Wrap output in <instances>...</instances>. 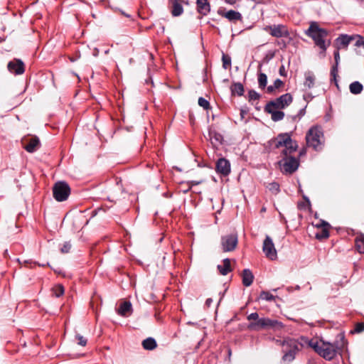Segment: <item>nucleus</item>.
<instances>
[{
  "label": "nucleus",
  "instance_id": "obj_1",
  "mask_svg": "<svg viewBox=\"0 0 364 364\" xmlns=\"http://www.w3.org/2000/svg\"><path fill=\"white\" fill-rule=\"evenodd\" d=\"M272 144L277 149L284 147L282 151V159L279 161L282 172L286 174L295 172L299 165V160L293 156L298 149L296 141L291 139L289 133H283L275 137Z\"/></svg>",
  "mask_w": 364,
  "mask_h": 364
},
{
  "label": "nucleus",
  "instance_id": "obj_2",
  "mask_svg": "<svg viewBox=\"0 0 364 364\" xmlns=\"http://www.w3.org/2000/svg\"><path fill=\"white\" fill-rule=\"evenodd\" d=\"M306 35L311 38L316 46L320 48V54L325 55L327 48L330 46V41H327L328 32L326 29L321 28L317 22H311Z\"/></svg>",
  "mask_w": 364,
  "mask_h": 364
},
{
  "label": "nucleus",
  "instance_id": "obj_3",
  "mask_svg": "<svg viewBox=\"0 0 364 364\" xmlns=\"http://www.w3.org/2000/svg\"><path fill=\"white\" fill-rule=\"evenodd\" d=\"M301 338L296 340L288 337L279 341L283 353L282 360L284 363H289L292 362L295 359L296 353L301 350L303 346L304 345L308 346L305 341H301Z\"/></svg>",
  "mask_w": 364,
  "mask_h": 364
},
{
  "label": "nucleus",
  "instance_id": "obj_4",
  "mask_svg": "<svg viewBox=\"0 0 364 364\" xmlns=\"http://www.w3.org/2000/svg\"><path fill=\"white\" fill-rule=\"evenodd\" d=\"M308 346L312 348L314 351L326 360H333L337 355V345L326 342L323 340L309 341L306 338H301Z\"/></svg>",
  "mask_w": 364,
  "mask_h": 364
},
{
  "label": "nucleus",
  "instance_id": "obj_5",
  "mask_svg": "<svg viewBox=\"0 0 364 364\" xmlns=\"http://www.w3.org/2000/svg\"><path fill=\"white\" fill-rule=\"evenodd\" d=\"M323 134L319 127H312L306 133V144L314 150H320L323 144Z\"/></svg>",
  "mask_w": 364,
  "mask_h": 364
},
{
  "label": "nucleus",
  "instance_id": "obj_6",
  "mask_svg": "<svg viewBox=\"0 0 364 364\" xmlns=\"http://www.w3.org/2000/svg\"><path fill=\"white\" fill-rule=\"evenodd\" d=\"M70 193V188L65 181H58L55 183L53 188L54 198L59 202L67 200Z\"/></svg>",
  "mask_w": 364,
  "mask_h": 364
},
{
  "label": "nucleus",
  "instance_id": "obj_7",
  "mask_svg": "<svg viewBox=\"0 0 364 364\" xmlns=\"http://www.w3.org/2000/svg\"><path fill=\"white\" fill-rule=\"evenodd\" d=\"M293 100V97L290 93H286L274 100L269 101L265 106L273 107L278 109H282L288 107Z\"/></svg>",
  "mask_w": 364,
  "mask_h": 364
},
{
  "label": "nucleus",
  "instance_id": "obj_8",
  "mask_svg": "<svg viewBox=\"0 0 364 364\" xmlns=\"http://www.w3.org/2000/svg\"><path fill=\"white\" fill-rule=\"evenodd\" d=\"M238 243V237L237 234H230L224 235L221 237V246L223 251L231 252L233 251Z\"/></svg>",
  "mask_w": 364,
  "mask_h": 364
},
{
  "label": "nucleus",
  "instance_id": "obj_9",
  "mask_svg": "<svg viewBox=\"0 0 364 364\" xmlns=\"http://www.w3.org/2000/svg\"><path fill=\"white\" fill-rule=\"evenodd\" d=\"M262 251L265 256L271 260H274L277 258V252L274 244L269 235H267L263 241Z\"/></svg>",
  "mask_w": 364,
  "mask_h": 364
},
{
  "label": "nucleus",
  "instance_id": "obj_10",
  "mask_svg": "<svg viewBox=\"0 0 364 364\" xmlns=\"http://www.w3.org/2000/svg\"><path fill=\"white\" fill-rule=\"evenodd\" d=\"M247 318L250 321L247 326L249 330L257 331L264 329V318H259V314L257 312L250 314Z\"/></svg>",
  "mask_w": 364,
  "mask_h": 364
},
{
  "label": "nucleus",
  "instance_id": "obj_11",
  "mask_svg": "<svg viewBox=\"0 0 364 364\" xmlns=\"http://www.w3.org/2000/svg\"><path fill=\"white\" fill-rule=\"evenodd\" d=\"M264 29L276 38L287 37L289 34L287 28L282 24L267 26Z\"/></svg>",
  "mask_w": 364,
  "mask_h": 364
},
{
  "label": "nucleus",
  "instance_id": "obj_12",
  "mask_svg": "<svg viewBox=\"0 0 364 364\" xmlns=\"http://www.w3.org/2000/svg\"><path fill=\"white\" fill-rule=\"evenodd\" d=\"M217 13L219 16L227 18L230 22H236L237 21H242V14L234 10L226 11L225 8H218Z\"/></svg>",
  "mask_w": 364,
  "mask_h": 364
},
{
  "label": "nucleus",
  "instance_id": "obj_13",
  "mask_svg": "<svg viewBox=\"0 0 364 364\" xmlns=\"http://www.w3.org/2000/svg\"><path fill=\"white\" fill-rule=\"evenodd\" d=\"M188 4L183 0H168V8L173 16H179L183 12V4Z\"/></svg>",
  "mask_w": 364,
  "mask_h": 364
},
{
  "label": "nucleus",
  "instance_id": "obj_14",
  "mask_svg": "<svg viewBox=\"0 0 364 364\" xmlns=\"http://www.w3.org/2000/svg\"><path fill=\"white\" fill-rule=\"evenodd\" d=\"M23 148L29 153L36 151L40 147V141L37 136L25 138L23 140Z\"/></svg>",
  "mask_w": 364,
  "mask_h": 364
},
{
  "label": "nucleus",
  "instance_id": "obj_15",
  "mask_svg": "<svg viewBox=\"0 0 364 364\" xmlns=\"http://www.w3.org/2000/svg\"><path fill=\"white\" fill-rule=\"evenodd\" d=\"M215 170L218 173L228 176L230 173V161L225 158H220L216 162Z\"/></svg>",
  "mask_w": 364,
  "mask_h": 364
},
{
  "label": "nucleus",
  "instance_id": "obj_16",
  "mask_svg": "<svg viewBox=\"0 0 364 364\" xmlns=\"http://www.w3.org/2000/svg\"><path fill=\"white\" fill-rule=\"evenodd\" d=\"M8 70L15 74L21 75L25 71V66L23 63L19 59H14L10 61L7 65Z\"/></svg>",
  "mask_w": 364,
  "mask_h": 364
},
{
  "label": "nucleus",
  "instance_id": "obj_17",
  "mask_svg": "<svg viewBox=\"0 0 364 364\" xmlns=\"http://www.w3.org/2000/svg\"><path fill=\"white\" fill-rule=\"evenodd\" d=\"M196 11L201 16H208L210 12L209 0H196Z\"/></svg>",
  "mask_w": 364,
  "mask_h": 364
},
{
  "label": "nucleus",
  "instance_id": "obj_18",
  "mask_svg": "<svg viewBox=\"0 0 364 364\" xmlns=\"http://www.w3.org/2000/svg\"><path fill=\"white\" fill-rule=\"evenodd\" d=\"M208 137L213 146H218L222 144L223 140V136L211 128L208 130Z\"/></svg>",
  "mask_w": 364,
  "mask_h": 364
},
{
  "label": "nucleus",
  "instance_id": "obj_19",
  "mask_svg": "<svg viewBox=\"0 0 364 364\" xmlns=\"http://www.w3.org/2000/svg\"><path fill=\"white\" fill-rule=\"evenodd\" d=\"M264 112L271 114V118L274 122H278L284 119V113L278 109L269 107L265 106Z\"/></svg>",
  "mask_w": 364,
  "mask_h": 364
},
{
  "label": "nucleus",
  "instance_id": "obj_20",
  "mask_svg": "<svg viewBox=\"0 0 364 364\" xmlns=\"http://www.w3.org/2000/svg\"><path fill=\"white\" fill-rule=\"evenodd\" d=\"M264 329L271 328L273 330H280L284 327V325L277 320L264 318Z\"/></svg>",
  "mask_w": 364,
  "mask_h": 364
},
{
  "label": "nucleus",
  "instance_id": "obj_21",
  "mask_svg": "<svg viewBox=\"0 0 364 364\" xmlns=\"http://www.w3.org/2000/svg\"><path fill=\"white\" fill-rule=\"evenodd\" d=\"M132 304L129 301H124L121 303L117 312L122 316H127L132 314Z\"/></svg>",
  "mask_w": 364,
  "mask_h": 364
},
{
  "label": "nucleus",
  "instance_id": "obj_22",
  "mask_svg": "<svg viewBox=\"0 0 364 364\" xmlns=\"http://www.w3.org/2000/svg\"><path fill=\"white\" fill-rule=\"evenodd\" d=\"M321 230L316 234V238L318 240L327 239L329 237V228L331 225L326 221H321Z\"/></svg>",
  "mask_w": 364,
  "mask_h": 364
},
{
  "label": "nucleus",
  "instance_id": "obj_23",
  "mask_svg": "<svg viewBox=\"0 0 364 364\" xmlns=\"http://www.w3.org/2000/svg\"><path fill=\"white\" fill-rule=\"evenodd\" d=\"M305 80L304 86L305 88L311 89L314 86L316 77L312 72L308 71L305 73Z\"/></svg>",
  "mask_w": 364,
  "mask_h": 364
},
{
  "label": "nucleus",
  "instance_id": "obj_24",
  "mask_svg": "<svg viewBox=\"0 0 364 364\" xmlns=\"http://www.w3.org/2000/svg\"><path fill=\"white\" fill-rule=\"evenodd\" d=\"M242 284L245 287H249L252 284L254 276L252 273V272L248 269H245L242 272Z\"/></svg>",
  "mask_w": 364,
  "mask_h": 364
},
{
  "label": "nucleus",
  "instance_id": "obj_25",
  "mask_svg": "<svg viewBox=\"0 0 364 364\" xmlns=\"http://www.w3.org/2000/svg\"><path fill=\"white\" fill-rule=\"evenodd\" d=\"M354 41L353 35L348 36L346 34L341 35L337 39L336 41L340 46H342L344 48H346L351 41Z\"/></svg>",
  "mask_w": 364,
  "mask_h": 364
},
{
  "label": "nucleus",
  "instance_id": "obj_26",
  "mask_svg": "<svg viewBox=\"0 0 364 364\" xmlns=\"http://www.w3.org/2000/svg\"><path fill=\"white\" fill-rule=\"evenodd\" d=\"M261 67H262V65L260 64L258 67L257 80H258L259 87L260 89H264L267 84V76L266 74H264L260 71Z\"/></svg>",
  "mask_w": 364,
  "mask_h": 364
},
{
  "label": "nucleus",
  "instance_id": "obj_27",
  "mask_svg": "<svg viewBox=\"0 0 364 364\" xmlns=\"http://www.w3.org/2000/svg\"><path fill=\"white\" fill-rule=\"evenodd\" d=\"M142 346L145 350H152L157 347V343L154 338L149 337L142 341Z\"/></svg>",
  "mask_w": 364,
  "mask_h": 364
},
{
  "label": "nucleus",
  "instance_id": "obj_28",
  "mask_svg": "<svg viewBox=\"0 0 364 364\" xmlns=\"http://www.w3.org/2000/svg\"><path fill=\"white\" fill-rule=\"evenodd\" d=\"M218 269L222 275H227L231 272L230 260L229 259H225L223 265H218Z\"/></svg>",
  "mask_w": 364,
  "mask_h": 364
},
{
  "label": "nucleus",
  "instance_id": "obj_29",
  "mask_svg": "<svg viewBox=\"0 0 364 364\" xmlns=\"http://www.w3.org/2000/svg\"><path fill=\"white\" fill-rule=\"evenodd\" d=\"M355 247L359 253H364V234H360L355 237Z\"/></svg>",
  "mask_w": 364,
  "mask_h": 364
},
{
  "label": "nucleus",
  "instance_id": "obj_30",
  "mask_svg": "<svg viewBox=\"0 0 364 364\" xmlns=\"http://www.w3.org/2000/svg\"><path fill=\"white\" fill-rule=\"evenodd\" d=\"M349 89L352 94L358 95L363 91V86L360 82L355 81L350 85Z\"/></svg>",
  "mask_w": 364,
  "mask_h": 364
},
{
  "label": "nucleus",
  "instance_id": "obj_31",
  "mask_svg": "<svg viewBox=\"0 0 364 364\" xmlns=\"http://www.w3.org/2000/svg\"><path fill=\"white\" fill-rule=\"evenodd\" d=\"M231 92L232 95L237 94L238 96H242L244 94V87L240 82L233 83L231 86Z\"/></svg>",
  "mask_w": 364,
  "mask_h": 364
},
{
  "label": "nucleus",
  "instance_id": "obj_32",
  "mask_svg": "<svg viewBox=\"0 0 364 364\" xmlns=\"http://www.w3.org/2000/svg\"><path fill=\"white\" fill-rule=\"evenodd\" d=\"M53 291L56 297H60L64 293V287L60 284H58L53 288Z\"/></svg>",
  "mask_w": 364,
  "mask_h": 364
},
{
  "label": "nucleus",
  "instance_id": "obj_33",
  "mask_svg": "<svg viewBox=\"0 0 364 364\" xmlns=\"http://www.w3.org/2000/svg\"><path fill=\"white\" fill-rule=\"evenodd\" d=\"M222 61L223 68L228 69L230 67L231 58L229 55L223 54L222 57Z\"/></svg>",
  "mask_w": 364,
  "mask_h": 364
},
{
  "label": "nucleus",
  "instance_id": "obj_34",
  "mask_svg": "<svg viewBox=\"0 0 364 364\" xmlns=\"http://www.w3.org/2000/svg\"><path fill=\"white\" fill-rule=\"evenodd\" d=\"M198 105L205 110L210 109V105L209 102L203 97H199Z\"/></svg>",
  "mask_w": 364,
  "mask_h": 364
},
{
  "label": "nucleus",
  "instance_id": "obj_35",
  "mask_svg": "<svg viewBox=\"0 0 364 364\" xmlns=\"http://www.w3.org/2000/svg\"><path fill=\"white\" fill-rule=\"evenodd\" d=\"M364 331V322L357 323L355 328L350 331L351 333H360Z\"/></svg>",
  "mask_w": 364,
  "mask_h": 364
},
{
  "label": "nucleus",
  "instance_id": "obj_36",
  "mask_svg": "<svg viewBox=\"0 0 364 364\" xmlns=\"http://www.w3.org/2000/svg\"><path fill=\"white\" fill-rule=\"evenodd\" d=\"M260 97V95L257 93L255 90H251L248 92V99L249 101L258 100Z\"/></svg>",
  "mask_w": 364,
  "mask_h": 364
},
{
  "label": "nucleus",
  "instance_id": "obj_37",
  "mask_svg": "<svg viewBox=\"0 0 364 364\" xmlns=\"http://www.w3.org/2000/svg\"><path fill=\"white\" fill-rule=\"evenodd\" d=\"M338 65H333L331 70V76L332 77L331 80L335 82L336 85H338L337 81H336V77L338 75Z\"/></svg>",
  "mask_w": 364,
  "mask_h": 364
},
{
  "label": "nucleus",
  "instance_id": "obj_38",
  "mask_svg": "<svg viewBox=\"0 0 364 364\" xmlns=\"http://www.w3.org/2000/svg\"><path fill=\"white\" fill-rule=\"evenodd\" d=\"M268 188L270 191H272L274 193H278L279 192V185L277 182H272L270 183L268 185Z\"/></svg>",
  "mask_w": 364,
  "mask_h": 364
},
{
  "label": "nucleus",
  "instance_id": "obj_39",
  "mask_svg": "<svg viewBox=\"0 0 364 364\" xmlns=\"http://www.w3.org/2000/svg\"><path fill=\"white\" fill-rule=\"evenodd\" d=\"M260 298L266 301H273L274 299V296L272 294L264 291L261 292Z\"/></svg>",
  "mask_w": 364,
  "mask_h": 364
},
{
  "label": "nucleus",
  "instance_id": "obj_40",
  "mask_svg": "<svg viewBox=\"0 0 364 364\" xmlns=\"http://www.w3.org/2000/svg\"><path fill=\"white\" fill-rule=\"evenodd\" d=\"M354 41H355V46L356 47H360L363 46L364 38L360 35H353Z\"/></svg>",
  "mask_w": 364,
  "mask_h": 364
},
{
  "label": "nucleus",
  "instance_id": "obj_41",
  "mask_svg": "<svg viewBox=\"0 0 364 364\" xmlns=\"http://www.w3.org/2000/svg\"><path fill=\"white\" fill-rule=\"evenodd\" d=\"M76 340L77 341V343L82 346H85L87 344V339L84 338L82 336L77 334L75 336Z\"/></svg>",
  "mask_w": 364,
  "mask_h": 364
},
{
  "label": "nucleus",
  "instance_id": "obj_42",
  "mask_svg": "<svg viewBox=\"0 0 364 364\" xmlns=\"http://www.w3.org/2000/svg\"><path fill=\"white\" fill-rule=\"evenodd\" d=\"M71 248V245L69 242H65L63 247L60 248V252L62 253H68L69 252Z\"/></svg>",
  "mask_w": 364,
  "mask_h": 364
},
{
  "label": "nucleus",
  "instance_id": "obj_43",
  "mask_svg": "<svg viewBox=\"0 0 364 364\" xmlns=\"http://www.w3.org/2000/svg\"><path fill=\"white\" fill-rule=\"evenodd\" d=\"M284 85V82L280 80V79H277L274 82V87L277 89H279V87H281L282 86H283Z\"/></svg>",
  "mask_w": 364,
  "mask_h": 364
},
{
  "label": "nucleus",
  "instance_id": "obj_44",
  "mask_svg": "<svg viewBox=\"0 0 364 364\" xmlns=\"http://www.w3.org/2000/svg\"><path fill=\"white\" fill-rule=\"evenodd\" d=\"M334 55V60H335V64L338 65L339 61H340V54L338 50H336L333 53Z\"/></svg>",
  "mask_w": 364,
  "mask_h": 364
},
{
  "label": "nucleus",
  "instance_id": "obj_45",
  "mask_svg": "<svg viewBox=\"0 0 364 364\" xmlns=\"http://www.w3.org/2000/svg\"><path fill=\"white\" fill-rule=\"evenodd\" d=\"M276 90V88L274 87V85H269L267 87V93L269 94H272L274 92V91Z\"/></svg>",
  "mask_w": 364,
  "mask_h": 364
},
{
  "label": "nucleus",
  "instance_id": "obj_46",
  "mask_svg": "<svg viewBox=\"0 0 364 364\" xmlns=\"http://www.w3.org/2000/svg\"><path fill=\"white\" fill-rule=\"evenodd\" d=\"M279 74L282 76H285L286 75V73H285V70H284V65H282L279 68Z\"/></svg>",
  "mask_w": 364,
  "mask_h": 364
},
{
  "label": "nucleus",
  "instance_id": "obj_47",
  "mask_svg": "<svg viewBox=\"0 0 364 364\" xmlns=\"http://www.w3.org/2000/svg\"><path fill=\"white\" fill-rule=\"evenodd\" d=\"M202 181H191L190 182V183L193 186H196V185H198L201 183Z\"/></svg>",
  "mask_w": 364,
  "mask_h": 364
},
{
  "label": "nucleus",
  "instance_id": "obj_48",
  "mask_svg": "<svg viewBox=\"0 0 364 364\" xmlns=\"http://www.w3.org/2000/svg\"><path fill=\"white\" fill-rule=\"evenodd\" d=\"M213 300L212 299H208L205 301V304L209 306L210 305V304L212 303Z\"/></svg>",
  "mask_w": 364,
  "mask_h": 364
},
{
  "label": "nucleus",
  "instance_id": "obj_49",
  "mask_svg": "<svg viewBox=\"0 0 364 364\" xmlns=\"http://www.w3.org/2000/svg\"><path fill=\"white\" fill-rule=\"evenodd\" d=\"M231 354H232L231 349L230 348H228V360H229V361L230 360Z\"/></svg>",
  "mask_w": 364,
  "mask_h": 364
},
{
  "label": "nucleus",
  "instance_id": "obj_50",
  "mask_svg": "<svg viewBox=\"0 0 364 364\" xmlns=\"http://www.w3.org/2000/svg\"><path fill=\"white\" fill-rule=\"evenodd\" d=\"M316 226L318 228H322V226H321V222L318 224H316Z\"/></svg>",
  "mask_w": 364,
  "mask_h": 364
},
{
  "label": "nucleus",
  "instance_id": "obj_51",
  "mask_svg": "<svg viewBox=\"0 0 364 364\" xmlns=\"http://www.w3.org/2000/svg\"><path fill=\"white\" fill-rule=\"evenodd\" d=\"M245 112L243 110H241V112H240V114H241V116H242V118L244 117V114H245Z\"/></svg>",
  "mask_w": 364,
  "mask_h": 364
},
{
  "label": "nucleus",
  "instance_id": "obj_52",
  "mask_svg": "<svg viewBox=\"0 0 364 364\" xmlns=\"http://www.w3.org/2000/svg\"><path fill=\"white\" fill-rule=\"evenodd\" d=\"M305 152H306V151H305V150H302V151H301V152H300V155L304 154H305Z\"/></svg>",
  "mask_w": 364,
  "mask_h": 364
}]
</instances>
